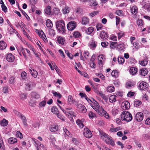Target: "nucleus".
Wrapping results in <instances>:
<instances>
[{
  "mask_svg": "<svg viewBox=\"0 0 150 150\" xmlns=\"http://www.w3.org/2000/svg\"><path fill=\"white\" fill-rule=\"evenodd\" d=\"M99 132L100 136L102 139L104 140L107 144H110L112 146H114V142L112 137L103 131H100Z\"/></svg>",
  "mask_w": 150,
  "mask_h": 150,
  "instance_id": "1",
  "label": "nucleus"
},
{
  "mask_svg": "<svg viewBox=\"0 0 150 150\" xmlns=\"http://www.w3.org/2000/svg\"><path fill=\"white\" fill-rule=\"evenodd\" d=\"M56 27L59 32L64 34L65 32V24L63 21H57L56 23Z\"/></svg>",
  "mask_w": 150,
  "mask_h": 150,
  "instance_id": "2",
  "label": "nucleus"
},
{
  "mask_svg": "<svg viewBox=\"0 0 150 150\" xmlns=\"http://www.w3.org/2000/svg\"><path fill=\"white\" fill-rule=\"evenodd\" d=\"M132 119V115L128 111H124L121 114V119L122 120L129 122Z\"/></svg>",
  "mask_w": 150,
  "mask_h": 150,
  "instance_id": "3",
  "label": "nucleus"
},
{
  "mask_svg": "<svg viewBox=\"0 0 150 150\" xmlns=\"http://www.w3.org/2000/svg\"><path fill=\"white\" fill-rule=\"evenodd\" d=\"M33 140L35 143V146L37 150H42L45 149L44 145L40 144V143L38 140L34 138L33 139Z\"/></svg>",
  "mask_w": 150,
  "mask_h": 150,
  "instance_id": "4",
  "label": "nucleus"
},
{
  "mask_svg": "<svg viewBox=\"0 0 150 150\" xmlns=\"http://www.w3.org/2000/svg\"><path fill=\"white\" fill-rule=\"evenodd\" d=\"M25 89L27 91H29L31 90L32 88L35 86V84L33 82L27 81L25 82Z\"/></svg>",
  "mask_w": 150,
  "mask_h": 150,
  "instance_id": "5",
  "label": "nucleus"
},
{
  "mask_svg": "<svg viewBox=\"0 0 150 150\" xmlns=\"http://www.w3.org/2000/svg\"><path fill=\"white\" fill-rule=\"evenodd\" d=\"M59 106L62 110L63 112L68 117H71V116L73 115V112L72 111H69V110H71V108H66L65 110H64L63 109H62L60 106L59 105Z\"/></svg>",
  "mask_w": 150,
  "mask_h": 150,
  "instance_id": "6",
  "label": "nucleus"
},
{
  "mask_svg": "<svg viewBox=\"0 0 150 150\" xmlns=\"http://www.w3.org/2000/svg\"><path fill=\"white\" fill-rule=\"evenodd\" d=\"M76 23L74 21H71L68 23L67 25V28L69 30H73L76 27Z\"/></svg>",
  "mask_w": 150,
  "mask_h": 150,
  "instance_id": "7",
  "label": "nucleus"
},
{
  "mask_svg": "<svg viewBox=\"0 0 150 150\" xmlns=\"http://www.w3.org/2000/svg\"><path fill=\"white\" fill-rule=\"evenodd\" d=\"M83 135L85 137L88 138L91 137L92 136L91 131L87 128L84 129Z\"/></svg>",
  "mask_w": 150,
  "mask_h": 150,
  "instance_id": "8",
  "label": "nucleus"
},
{
  "mask_svg": "<svg viewBox=\"0 0 150 150\" xmlns=\"http://www.w3.org/2000/svg\"><path fill=\"white\" fill-rule=\"evenodd\" d=\"M148 86L147 83L144 81H142L139 83L138 87L140 90H145Z\"/></svg>",
  "mask_w": 150,
  "mask_h": 150,
  "instance_id": "9",
  "label": "nucleus"
},
{
  "mask_svg": "<svg viewBox=\"0 0 150 150\" xmlns=\"http://www.w3.org/2000/svg\"><path fill=\"white\" fill-rule=\"evenodd\" d=\"M144 117L143 114L142 112H138L135 116L136 120L138 122H140L143 120Z\"/></svg>",
  "mask_w": 150,
  "mask_h": 150,
  "instance_id": "10",
  "label": "nucleus"
},
{
  "mask_svg": "<svg viewBox=\"0 0 150 150\" xmlns=\"http://www.w3.org/2000/svg\"><path fill=\"white\" fill-rule=\"evenodd\" d=\"M130 106L129 103L127 101H124L122 103V108L124 110H127L129 109Z\"/></svg>",
  "mask_w": 150,
  "mask_h": 150,
  "instance_id": "11",
  "label": "nucleus"
},
{
  "mask_svg": "<svg viewBox=\"0 0 150 150\" xmlns=\"http://www.w3.org/2000/svg\"><path fill=\"white\" fill-rule=\"evenodd\" d=\"M6 59L8 62H12L14 61L15 57L12 54L9 53L7 54Z\"/></svg>",
  "mask_w": 150,
  "mask_h": 150,
  "instance_id": "12",
  "label": "nucleus"
},
{
  "mask_svg": "<svg viewBox=\"0 0 150 150\" xmlns=\"http://www.w3.org/2000/svg\"><path fill=\"white\" fill-rule=\"evenodd\" d=\"M35 30L36 33L40 37L46 38L45 34L42 30L35 29Z\"/></svg>",
  "mask_w": 150,
  "mask_h": 150,
  "instance_id": "13",
  "label": "nucleus"
},
{
  "mask_svg": "<svg viewBox=\"0 0 150 150\" xmlns=\"http://www.w3.org/2000/svg\"><path fill=\"white\" fill-rule=\"evenodd\" d=\"M98 64L100 65H103L105 59V57L103 54L100 55L98 57Z\"/></svg>",
  "mask_w": 150,
  "mask_h": 150,
  "instance_id": "14",
  "label": "nucleus"
},
{
  "mask_svg": "<svg viewBox=\"0 0 150 150\" xmlns=\"http://www.w3.org/2000/svg\"><path fill=\"white\" fill-rule=\"evenodd\" d=\"M29 71L32 76L35 78H36L38 75L37 71L30 67L29 69Z\"/></svg>",
  "mask_w": 150,
  "mask_h": 150,
  "instance_id": "15",
  "label": "nucleus"
},
{
  "mask_svg": "<svg viewBox=\"0 0 150 150\" xmlns=\"http://www.w3.org/2000/svg\"><path fill=\"white\" fill-rule=\"evenodd\" d=\"M78 109L80 112L83 113L86 112L87 110L85 107L84 105L81 104L78 105Z\"/></svg>",
  "mask_w": 150,
  "mask_h": 150,
  "instance_id": "16",
  "label": "nucleus"
},
{
  "mask_svg": "<svg viewBox=\"0 0 150 150\" xmlns=\"http://www.w3.org/2000/svg\"><path fill=\"white\" fill-rule=\"evenodd\" d=\"M84 121V119H82L80 120L78 119L77 120L76 123L77 125H78L79 127L81 128H82L84 126L83 124V122Z\"/></svg>",
  "mask_w": 150,
  "mask_h": 150,
  "instance_id": "17",
  "label": "nucleus"
},
{
  "mask_svg": "<svg viewBox=\"0 0 150 150\" xmlns=\"http://www.w3.org/2000/svg\"><path fill=\"white\" fill-rule=\"evenodd\" d=\"M148 72V71L147 70L144 68L140 69L139 71L140 74L142 76H145L147 75Z\"/></svg>",
  "mask_w": 150,
  "mask_h": 150,
  "instance_id": "18",
  "label": "nucleus"
},
{
  "mask_svg": "<svg viewBox=\"0 0 150 150\" xmlns=\"http://www.w3.org/2000/svg\"><path fill=\"white\" fill-rule=\"evenodd\" d=\"M131 11L132 14L136 15L138 12V8L136 6H134L131 8Z\"/></svg>",
  "mask_w": 150,
  "mask_h": 150,
  "instance_id": "19",
  "label": "nucleus"
},
{
  "mask_svg": "<svg viewBox=\"0 0 150 150\" xmlns=\"http://www.w3.org/2000/svg\"><path fill=\"white\" fill-rule=\"evenodd\" d=\"M91 106L98 113H100L101 111V108L103 107H100L99 105H98V106H94L92 104L91 105Z\"/></svg>",
  "mask_w": 150,
  "mask_h": 150,
  "instance_id": "20",
  "label": "nucleus"
},
{
  "mask_svg": "<svg viewBox=\"0 0 150 150\" xmlns=\"http://www.w3.org/2000/svg\"><path fill=\"white\" fill-rule=\"evenodd\" d=\"M51 9L50 6H48L44 10L45 13L47 15H51L52 14Z\"/></svg>",
  "mask_w": 150,
  "mask_h": 150,
  "instance_id": "21",
  "label": "nucleus"
},
{
  "mask_svg": "<svg viewBox=\"0 0 150 150\" xmlns=\"http://www.w3.org/2000/svg\"><path fill=\"white\" fill-rule=\"evenodd\" d=\"M137 69L135 67H132L129 69V72L130 74L132 75L135 74L137 72Z\"/></svg>",
  "mask_w": 150,
  "mask_h": 150,
  "instance_id": "22",
  "label": "nucleus"
},
{
  "mask_svg": "<svg viewBox=\"0 0 150 150\" xmlns=\"http://www.w3.org/2000/svg\"><path fill=\"white\" fill-rule=\"evenodd\" d=\"M134 85V82L132 81H128L126 83V87L127 88H129L133 86Z\"/></svg>",
  "mask_w": 150,
  "mask_h": 150,
  "instance_id": "23",
  "label": "nucleus"
},
{
  "mask_svg": "<svg viewBox=\"0 0 150 150\" xmlns=\"http://www.w3.org/2000/svg\"><path fill=\"white\" fill-rule=\"evenodd\" d=\"M101 111L103 113V115L106 119H109L110 118V116L108 113L105 111L103 107L101 108Z\"/></svg>",
  "mask_w": 150,
  "mask_h": 150,
  "instance_id": "24",
  "label": "nucleus"
},
{
  "mask_svg": "<svg viewBox=\"0 0 150 150\" xmlns=\"http://www.w3.org/2000/svg\"><path fill=\"white\" fill-rule=\"evenodd\" d=\"M46 25L47 28H52L53 25L52 22L49 19H47L46 20Z\"/></svg>",
  "mask_w": 150,
  "mask_h": 150,
  "instance_id": "25",
  "label": "nucleus"
},
{
  "mask_svg": "<svg viewBox=\"0 0 150 150\" xmlns=\"http://www.w3.org/2000/svg\"><path fill=\"white\" fill-rule=\"evenodd\" d=\"M32 97L35 99H38L40 98V95L37 93L35 92H33L31 93Z\"/></svg>",
  "mask_w": 150,
  "mask_h": 150,
  "instance_id": "26",
  "label": "nucleus"
},
{
  "mask_svg": "<svg viewBox=\"0 0 150 150\" xmlns=\"http://www.w3.org/2000/svg\"><path fill=\"white\" fill-rule=\"evenodd\" d=\"M146 59H144L143 60H141L139 61V64L142 66H145L148 63V61L147 60V58H146Z\"/></svg>",
  "mask_w": 150,
  "mask_h": 150,
  "instance_id": "27",
  "label": "nucleus"
},
{
  "mask_svg": "<svg viewBox=\"0 0 150 150\" xmlns=\"http://www.w3.org/2000/svg\"><path fill=\"white\" fill-rule=\"evenodd\" d=\"M17 142V140L16 139L13 138L11 137L9 139L8 142L11 144H13L16 143Z\"/></svg>",
  "mask_w": 150,
  "mask_h": 150,
  "instance_id": "28",
  "label": "nucleus"
},
{
  "mask_svg": "<svg viewBox=\"0 0 150 150\" xmlns=\"http://www.w3.org/2000/svg\"><path fill=\"white\" fill-rule=\"evenodd\" d=\"M58 128L57 126L52 125L50 127V130L51 132H54L57 131Z\"/></svg>",
  "mask_w": 150,
  "mask_h": 150,
  "instance_id": "29",
  "label": "nucleus"
},
{
  "mask_svg": "<svg viewBox=\"0 0 150 150\" xmlns=\"http://www.w3.org/2000/svg\"><path fill=\"white\" fill-rule=\"evenodd\" d=\"M68 101L69 103L70 104H73L75 102V100L73 99L72 96L71 95L69 96Z\"/></svg>",
  "mask_w": 150,
  "mask_h": 150,
  "instance_id": "30",
  "label": "nucleus"
},
{
  "mask_svg": "<svg viewBox=\"0 0 150 150\" xmlns=\"http://www.w3.org/2000/svg\"><path fill=\"white\" fill-rule=\"evenodd\" d=\"M6 44L3 41H1L0 42V49L3 50L6 48Z\"/></svg>",
  "mask_w": 150,
  "mask_h": 150,
  "instance_id": "31",
  "label": "nucleus"
},
{
  "mask_svg": "<svg viewBox=\"0 0 150 150\" xmlns=\"http://www.w3.org/2000/svg\"><path fill=\"white\" fill-rule=\"evenodd\" d=\"M89 22L88 18L86 17H84L82 18L81 23L82 24L86 25L89 23Z\"/></svg>",
  "mask_w": 150,
  "mask_h": 150,
  "instance_id": "32",
  "label": "nucleus"
},
{
  "mask_svg": "<svg viewBox=\"0 0 150 150\" xmlns=\"http://www.w3.org/2000/svg\"><path fill=\"white\" fill-rule=\"evenodd\" d=\"M116 96L113 95L110 96L109 98V100L110 103H113L116 101Z\"/></svg>",
  "mask_w": 150,
  "mask_h": 150,
  "instance_id": "33",
  "label": "nucleus"
},
{
  "mask_svg": "<svg viewBox=\"0 0 150 150\" xmlns=\"http://www.w3.org/2000/svg\"><path fill=\"white\" fill-rule=\"evenodd\" d=\"M100 38H106L108 36V33L105 32L101 31L100 34Z\"/></svg>",
  "mask_w": 150,
  "mask_h": 150,
  "instance_id": "34",
  "label": "nucleus"
},
{
  "mask_svg": "<svg viewBox=\"0 0 150 150\" xmlns=\"http://www.w3.org/2000/svg\"><path fill=\"white\" fill-rule=\"evenodd\" d=\"M0 125L3 126H5L8 124V121L5 119H4L3 120L0 121Z\"/></svg>",
  "mask_w": 150,
  "mask_h": 150,
  "instance_id": "35",
  "label": "nucleus"
},
{
  "mask_svg": "<svg viewBox=\"0 0 150 150\" xmlns=\"http://www.w3.org/2000/svg\"><path fill=\"white\" fill-rule=\"evenodd\" d=\"M62 12L64 14H67L69 13L70 11L69 8L67 6H66L62 9Z\"/></svg>",
  "mask_w": 150,
  "mask_h": 150,
  "instance_id": "36",
  "label": "nucleus"
},
{
  "mask_svg": "<svg viewBox=\"0 0 150 150\" xmlns=\"http://www.w3.org/2000/svg\"><path fill=\"white\" fill-rule=\"evenodd\" d=\"M115 90V88L113 86H108L107 88V91L110 93L113 92Z\"/></svg>",
  "mask_w": 150,
  "mask_h": 150,
  "instance_id": "37",
  "label": "nucleus"
},
{
  "mask_svg": "<svg viewBox=\"0 0 150 150\" xmlns=\"http://www.w3.org/2000/svg\"><path fill=\"white\" fill-rule=\"evenodd\" d=\"M51 111L54 114H58V110L56 107H53L51 109Z\"/></svg>",
  "mask_w": 150,
  "mask_h": 150,
  "instance_id": "38",
  "label": "nucleus"
},
{
  "mask_svg": "<svg viewBox=\"0 0 150 150\" xmlns=\"http://www.w3.org/2000/svg\"><path fill=\"white\" fill-rule=\"evenodd\" d=\"M57 41L58 43L61 45H63L65 41L64 38H57Z\"/></svg>",
  "mask_w": 150,
  "mask_h": 150,
  "instance_id": "39",
  "label": "nucleus"
},
{
  "mask_svg": "<svg viewBox=\"0 0 150 150\" xmlns=\"http://www.w3.org/2000/svg\"><path fill=\"white\" fill-rule=\"evenodd\" d=\"M117 48L119 51H123L124 50V47L121 44H117Z\"/></svg>",
  "mask_w": 150,
  "mask_h": 150,
  "instance_id": "40",
  "label": "nucleus"
},
{
  "mask_svg": "<svg viewBox=\"0 0 150 150\" xmlns=\"http://www.w3.org/2000/svg\"><path fill=\"white\" fill-rule=\"evenodd\" d=\"M117 61L119 64H122L125 62V59L124 58L120 57H118Z\"/></svg>",
  "mask_w": 150,
  "mask_h": 150,
  "instance_id": "41",
  "label": "nucleus"
},
{
  "mask_svg": "<svg viewBox=\"0 0 150 150\" xmlns=\"http://www.w3.org/2000/svg\"><path fill=\"white\" fill-rule=\"evenodd\" d=\"M73 37L74 38H79L81 37V35L78 31H75L73 34Z\"/></svg>",
  "mask_w": 150,
  "mask_h": 150,
  "instance_id": "42",
  "label": "nucleus"
},
{
  "mask_svg": "<svg viewBox=\"0 0 150 150\" xmlns=\"http://www.w3.org/2000/svg\"><path fill=\"white\" fill-rule=\"evenodd\" d=\"M111 76L115 77H117L118 76V72L117 70H114L111 73Z\"/></svg>",
  "mask_w": 150,
  "mask_h": 150,
  "instance_id": "43",
  "label": "nucleus"
},
{
  "mask_svg": "<svg viewBox=\"0 0 150 150\" xmlns=\"http://www.w3.org/2000/svg\"><path fill=\"white\" fill-rule=\"evenodd\" d=\"M94 30L93 28L91 27L87 30L86 32L88 34H90Z\"/></svg>",
  "mask_w": 150,
  "mask_h": 150,
  "instance_id": "44",
  "label": "nucleus"
},
{
  "mask_svg": "<svg viewBox=\"0 0 150 150\" xmlns=\"http://www.w3.org/2000/svg\"><path fill=\"white\" fill-rule=\"evenodd\" d=\"M48 34L50 35V37H54L55 33V31L53 29H50L49 30Z\"/></svg>",
  "mask_w": 150,
  "mask_h": 150,
  "instance_id": "45",
  "label": "nucleus"
},
{
  "mask_svg": "<svg viewBox=\"0 0 150 150\" xmlns=\"http://www.w3.org/2000/svg\"><path fill=\"white\" fill-rule=\"evenodd\" d=\"M136 62L134 59L131 57H130L128 60V63L130 64H134Z\"/></svg>",
  "mask_w": 150,
  "mask_h": 150,
  "instance_id": "46",
  "label": "nucleus"
},
{
  "mask_svg": "<svg viewBox=\"0 0 150 150\" xmlns=\"http://www.w3.org/2000/svg\"><path fill=\"white\" fill-rule=\"evenodd\" d=\"M90 45L91 47L93 49H94L96 46V45L93 41H92L89 42Z\"/></svg>",
  "mask_w": 150,
  "mask_h": 150,
  "instance_id": "47",
  "label": "nucleus"
},
{
  "mask_svg": "<svg viewBox=\"0 0 150 150\" xmlns=\"http://www.w3.org/2000/svg\"><path fill=\"white\" fill-rule=\"evenodd\" d=\"M21 118L23 122L24 125H27L26 123V119L25 117L23 115H21Z\"/></svg>",
  "mask_w": 150,
  "mask_h": 150,
  "instance_id": "48",
  "label": "nucleus"
},
{
  "mask_svg": "<svg viewBox=\"0 0 150 150\" xmlns=\"http://www.w3.org/2000/svg\"><path fill=\"white\" fill-rule=\"evenodd\" d=\"M63 129L64 131V132L65 133V134H64L65 136V137H66V136L70 137V134L69 131L65 127H63Z\"/></svg>",
  "mask_w": 150,
  "mask_h": 150,
  "instance_id": "49",
  "label": "nucleus"
},
{
  "mask_svg": "<svg viewBox=\"0 0 150 150\" xmlns=\"http://www.w3.org/2000/svg\"><path fill=\"white\" fill-rule=\"evenodd\" d=\"M110 47L112 48H114L117 46V42H111Z\"/></svg>",
  "mask_w": 150,
  "mask_h": 150,
  "instance_id": "50",
  "label": "nucleus"
},
{
  "mask_svg": "<svg viewBox=\"0 0 150 150\" xmlns=\"http://www.w3.org/2000/svg\"><path fill=\"white\" fill-rule=\"evenodd\" d=\"M26 44L27 45L28 47L30 49V50L32 51L34 53H35V50L33 47L30 45L27 42H25Z\"/></svg>",
  "mask_w": 150,
  "mask_h": 150,
  "instance_id": "51",
  "label": "nucleus"
},
{
  "mask_svg": "<svg viewBox=\"0 0 150 150\" xmlns=\"http://www.w3.org/2000/svg\"><path fill=\"white\" fill-rule=\"evenodd\" d=\"M103 26L101 23H98L96 25V28L97 30H101Z\"/></svg>",
  "mask_w": 150,
  "mask_h": 150,
  "instance_id": "52",
  "label": "nucleus"
},
{
  "mask_svg": "<svg viewBox=\"0 0 150 150\" xmlns=\"http://www.w3.org/2000/svg\"><path fill=\"white\" fill-rule=\"evenodd\" d=\"M120 129V127L111 128L110 130L112 132H116Z\"/></svg>",
  "mask_w": 150,
  "mask_h": 150,
  "instance_id": "53",
  "label": "nucleus"
},
{
  "mask_svg": "<svg viewBox=\"0 0 150 150\" xmlns=\"http://www.w3.org/2000/svg\"><path fill=\"white\" fill-rule=\"evenodd\" d=\"M88 116L90 118H93L96 116V114L92 111H90L88 114Z\"/></svg>",
  "mask_w": 150,
  "mask_h": 150,
  "instance_id": "54",
  "label": "nucleus"
},
{
  "mask_svg": "<svg viewBox=\"0 0 150 150\" xmlns=\"http://www.w3.org/2000/svg\"><path fill=\"white\" fill-rule=\"evenodd\" d=\"M137 23L138 26H141L143 25V22L142 20L140 19L138 20L137 22Z\"/></svg>",
  "mask_w": 150,
  "mask_h": 150,
  "instance_id": "55",
  "label": "nucleus"
},
{
  "mask_svg": "<svg viewBox=\"0 0 150 150\" xmlns=\"http://www.w3.org/2000/svg\"><path fill=\"white\" fill-rule=\"evenodd\" d=\"M25 49L23 48H22L21 51L22 52L24 57L25 59H27V57L25 52Z\"/></svg>",
  "mask_w": 150,
  "mask_h": 150,
  "instance_id": "56",
  "label": "nucleus"
},
{
  "mask_svg": "<svg viewBox=\"0 0 150 150\" xmlns=\"http://www.w3.org/2000/svg\"><path fill=\"white\" fill-rule=\"evenodd\" d=\"M52 93L55 96L59 97V98L62 97V95L60 93H58L55 91H53Z\"/></svg>",
  "mask_w": 150,
  "mask_h": 150,
  "instance_id": "57",
  "label": "nucleus"
},
{
  "mask_svg": "<svg viewBox=\"0 0 150 150\" xmlns=\"http://www.w3.org/2000/svg\"><path fill=\"white\" fill-rule=\"evenodd\" d=\"M16 136L17 137H19L21 139L23 137L22 133L19 131L17 132Z\"/></svg>",
  "mask_w": 150,
  "mask_h": 150,
  "instance_id": "58",
  "label": "nucleus"
},
{
  "mask_svg": "<svg viewBox=\"0 0 150 150\" xmlns=\"http://www.w3.org/2000/svg\"><path fill=\"white\" fill-rule=\"evenodd\" d=\"M27 75L25 71L22 72L21 74V76L22 77V80H24L25 79V78L24 77H26Z\"/></svg>",
  "mask_w": 150,
  "mask_h": 150,
  "instance_id": "59",
  "label": "nucleus"
},
{
  "mask_svg": "<svg viewBox=\"0 0 150 150\" xmlns=\"http://www.w3.org/2000/svg\"><path fill=\"white\" fill-rule=\"evenodd\" d=\"M1 8L2 10L4 11L5 12H6L7 11V8L5 6L4 3L2 4L1 5Z\"/></svg>",
  "mask_w": 150,
  "mask_h": 150,
  "instance_id": "60",
  "label": "nucleus"
},
{
  "mask_svg": "<svg viewBox=\"0 0 150 150\" xmlns=\"http://www.w3.org/2000/svg\"><path fill=\"white\" fill-rule=\"evenodd\" d=\"M90 67L92 68L95 69L96 67V64L93 62H90Z\"/></svg>",
  "mask_w": 150,
  "mask_h": 150,
  "instance_id": "61",
  "label": "nucleus"
},
{
  "mask_svg": "<svg viewBox=\"0 0 150 150\" xmlns=\"http://www.w3.org/2000/svg\"><path fill=\"white\" fill-rule=\"evenodd\" d=\"M72 142L74 143V144L75 145H77L79 143V141L77 140V139L72 138Z\"/></svg>",
  "mask_w": 150,
  "mask_h": 150,
  "instance_id": "62",
  "label": "nucleus"
},
{
  "mask_svg": "<svg viewBox=\"0 0 150 150\" xmlns=\"http://www.w3.org/2000/svg\"><path fill=\"white\" fill-rule=\"evenodd\" d=\"M91 103L93 104L94 105V106H98V105H99L97 102L93 98H92Z\"/></svg>",
  "mask_w": 150,
  "mask_h": 150,
  "instance_id": "63",
  "label": "nucleus"
},
{
  "mask_svg": "<svg viewBox=\"0 0 150 150\" xmlns=\"http://www.w3.org/2000/svg\"><path fill=\"white\" fill-rule=\"evenodd\" d=\"M46 104L45 101H43L39 103V105L41 107H44Z\"/></svg>",
  "mask_w": 150,
  "mask_h": 150,
  "instance_id": "64",
  "label": "nucleus"
}]
</instances>
